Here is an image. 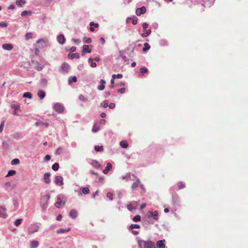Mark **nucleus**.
<instances>
[{"label": "nucleus", "instance_id": "obj_1", "mask_svg": "<svg viewBox=\"0 0 248 248\" xmlns=\"http://www.w3.org/2000/svg\"><path fill=\"white\" fill-rule=\"evenodd\" d=\"M138 243L140 248H155L154 243L151 241L140 240Z\"/></svg>", "mask_w": 248, "mask_h": 248}, {"label": "nucleus", "instance_id": "obj_2", "mask_svg": "<svg viewBox=\"0 0 248 248\" xmlns=\"http://www.w3.org/2000/svg\"><path fill=\"white\" fill-rule=\"evenodd\" d=\"M50 196L49 194H46L42 196L41 201L40 205L43 209H46L47 206V202L49 200Z\"/></svg>", "mask_w": 248, "mask_h": 248}, {"label": "nucleus", "instance_id": "obj_3", "mask_svg": "<svg viewBox=\"0 0 248 248\" xmlns=\"http://www.w3.org/2000/svg\"><path fill=\"white\" fill-rule=\"evenodd\" d=\"M63 199L64 197L63 195H59L57 196V201L55 204V205L57 208H61L65 204V202L63 200Z\"/></svg>", "mask_w": 248, "mask_h": 248}, {"label": "nucleus", "instance_id": "obj_4", "mask_svg": "<svg viewBox=\"0 0 248 248\" xmlns=\"http://www.w3.org/2000/svg\"><path fill=\"white\" fill-rule=\"evenodd\" d=\"M39 228V226L36 223L31 224L28 228V232L30 234L33 233L38 232Z\"/></svg>", "mask_w": 248, "mask_h": 248}, {"label": "nucleus", "instance_id": "obj_5", "mask_svg": "<svg viewBox=\"0 0 248 248\" xmlns=\"http://www.w3.org/2000/svg\"><path fill=\"white\" fill-rule=\"evenodd\" d=\"M53 108L56 112L59 113H62L64 110V108L63 105L60 103H55L54 105Z\"/></svg>", "mask_w": 248, "mask_h": 248}, {"label": "nucleus", "instance_id": "obj_6", "mask_svg": "<svg viewBox=\"0 0 248 248\" xmlns=\"http://www.w3.org/2000/svg\"><path fill=\"white\" fill-rule=\"evenodd\" d=\"M69 70V65L67 63H63L62 64L60 69V71L61 73H67Z\"/></svg>", "mask_w": 248, "mask_h": 248}, {"label": "nucleus", "instance_id": "obj_7", "mask_svg": "<svg viewBox=\"0 0 248 248\" xmlns=\"http://www.w3.org/2000/svg\"><path fill=\"white\" fill-rule=\"evenodd\" d=\"M54 183L57 186H62L63 185L62 177L61 176H56L55 177Z\"/></svg>", "mask_w": 248, "mask_h": 248}, {"label": "nucleus", "instance_id": "obj_8", "mask_svg": "<svg viewBox=\"0 0 248 248\" xmlns=\"http://www.w3.org/2000/svg\"><path fill=\"white\" fill-rule=\"evenodd\" d=\"M147 216L149 217H153L155 220H157L158 219V213L156 211L154 212L148 211L147 212Z\"/></svg>", "mask_w": 248, "mask_h": 248}, {"label": "nucleus", "instance_id": "obj_9", "mask_svg": "<svg viewBox=\"0 0 248 248\" xmlns=\"http://www.w3.org/2000/svg\"><path fill=\"white\" fill-rule=\"evenodd\" d=\"M203 3L202 5L205 7H209L212 5L214 2V0H202Z\"/></svg>", "mask_w": 248, "mask_h": 248}, {"label": "nucleus", "instance_id": "obj_10", "mask_svg": "<svg viewBox=\"0 0 248 248\" xmlns=\"http://www.w3.org/2000/svg\"><path fill=\"white\" fill-rule=\"evenodd\" d=\"M146 12V8L144 6H142L141 8H138L137 9L136 14L137 16H140L142 14H143Z\"/></svg>", "mask_w": 248, "mask_h": 248}, {"label": "nucleus", "instance_id": "obj_11", "mask_svg": "<svg viewBox=\"0 0 248 248\" xmlns=\"http://www.w3.org/2000/svg\"><path fill=\"white\" fill-rule=\"evenodd\" d=\"M50 173L49 172H46L44 174L43 179L44 182L46 184H49L50 183Z\"/></svg>", "mask_w": 248, "mask_h": 248}, {"label": "nucleus", "instance_id": "obj_12", "mask_svg": "<svg viewBox=\"0 0 248 248\" xmlns=\"http://www.w3.org/2000/svg\"><path fill=\"white\" fill-rule=\"evenodd\" d=\"M91 52V49L89 48V46L85 45L83 46V50H82V56H84V53H90Z\"/></svg>", "mask_w": 248, "mask_h": 248}, {"label": "nucleus", "instance_id": "obj_13", "mask_svg": "<svg viewBox=\"0 0 248 248\" xmlns=\"http://www.w3.org/2000/svg\"><path fill=\"white\" fill-rule=\"evenodd\" d=\"M165 242V240H158L156 242V246L158 248H165V244H164Z\"/></svg>", "mask_w": 248, "mask_h": 248}, {"label": "nucleus", "instance_id": "obj_14", "mask_svg": "<svg viewBox=\"0 0 248 248\" xmlns=\"http://www.w3.org/2000/svg\"><path fill=\"white\" fill-rule=\"evenodd\" d=\"M57 41L60 44H63L65 41V38L63 34H60L57 36Z\"/></svg>", "mask_w": 248, "mask_h": 248}, {"label": "nucleus", "instance_id": "obj_15", "mask_svg": "<svg viewBox=\"0 0 248 248\" xmlns=\"http://www.w3.org/2000/svg\"><path fill=\"white\" fill-rule=\"evenodd\" d=\"M35 125L37 126H41L42 127H47L49 125L48 123H44L41 121H38L35 123Z\"/></svg>", "mask_w": 248, "mask_h": 248}, {"label": "nucleus", "instance_id": "obj_16", "mask_svg": "<svg viewBox=\"0 0 248 248\" xmlns=\"http://www.w3.org/2000/svg\"><path fill=\"white\" fill-rule=\"evenodd\" d=\"M77 215L78 212L75 209L71 210L69 213L70 217L73 219L76 218L77 217Z\"/></svg>", "mask_w": 248, "mask_h": 248}, {"label": "nucleus", "instance_id": "obj_17", "mask_svg": "<svg viewBox=\"0 0 248 248\" xmlns=\"http://www.w3.org/2000/svg\"><path fill=\"white\" fill-rule=\"evenodd\" d=\"M2 47L3 49L11 50L13 48V46L11 44H4L2 46Z\"/></svg>", "mask_w": 248, "mask_h": 248}, {"label": "nucleus", "instance_id": "obj_18", "mask_svg": "<svg viewBox=\"0 0 248 248\" xmlns=\"http://www.w3.org/2000/svg\"><path fill=\"white\" fill-rule=\"evenodd\" d=\"M112 168V165L110 163H108L107 164V166L105 168V169L103 170V172L107 174L110 169Z\"/></svg>", "mask_w": 248, "mask_h": 248}, {"label": "nucleus", "instance_id": "obj_19", "mask_svg": "<svg viewBox=\"0 0 248 248\" xmlns=\"http://www.w3.org/2000/svg\"><path fill=\"white\" fill-rule=\"evenodd\" d=\"M101 84L97 87V89L99 91H103L105 89V84L106 81L104 79L100 80Z\"/></svg>", "mask_w": 248, "mask_h": 248}, {"label": "nucleus", "instance_id": "obj_20", "mask_svg": "<svg viewBox=\"0 0 248 248\" xmlns=\"http://www.w3.org/2000/svg\"><path fill=\"white\" fill-rule=\"evenodd\" d=\"M37 95L40 99H43L46 96V93L43 90H39L37 93Z\"/></svg>", "mask_w": 248, "mask_h": 248}, {"label": "nucleus", "instance_id": "obj_21", "mask_svg": "<svg viewBox=\"0 0 248 248\" xmlns=\"http://www.w3.org/2000/svg\"><path fill=\"white\" fill-rule=\"evenodd\" d=\"M39 245V242L36 240H32L31 242V248H37Z\"/></svg>", "mask_w": 248, "mask_h": 248}, {"label": "nucleus", "instance_id": "obj_22", "mask_svg": "<svg viewBox=\"0 0 248 248\" xmlns=\"http://www.w3.org/2000/svg\"><path fill=\"white\" fill-rule=\"evenodd\" d=\"M68 58L71 59H73L74 58L79 59V55L78 53H75L72 54H68Z\"/></svg>", "mask_w": 248, "mask_h": 248}, {"label": "nucleus", "instance_id": "obj_23", "mask_svg": "<svg viewBox=\"0 0 248 248\" xmlns=\"http://www.w3.org/2000/svg\"><path fill=\"white\" fill-rule=\"evenodd\" d=\"M140 181L139 179H137L136 181L134 182L131 188L132 189L135 188L140 186Z\"/></svg>", "mask_w": 248, "mask_h": 248}, {"label": "nucleus", "instance_id": "obj_24", "mask_svg": "<svg viewBox=\"0 0 248 248\" xmlns=\"http://www.w3.org/2000/svg\"><path fill=\"white\" fill-rule=\"evenodd\" d=\"M77 78L76 76L70 77L68 79V84H71L72 82H76Z\"/></svg>", "mask_w": 248, "mask_h": 248}, {"label": "nucleus", "instance_id": "obj_25", "mask_svg": "<svg viewBox=\"0 0 248 248\" xmlns=\"http://www.w3.org/2000/svg\"><path fill=\"white\" fill-rule=\"evenodd\" d=\"M47 84V80L46 78H43L40 82V85L43 87H46Z\"/></svg>", "mask_w": 248, "mask_h": 248}, {"label": "nucleus", "instance_id": "obj_26", "mask_svg": "<svg viewBox=\"0 0 248 248\" xmlns=\"http://www.w3.org/2000/svg\"><path fill=\"white\" fill-rule=\"evenodd\" d=\"M81 190L83 194L86 195L90 193V189L88 187H82Z\"/></svg>", "mask_w": 248, "mask_h": 248}, {"label": "nucleus", "instance_id": "obj_27", "mask_svg": "<svg viewBox=\"0 0 248 248\" xmlns=\"http://www.w3.org/2000/svg\"><path fill=\"white\" fill-rule=\"evenodd\" d=\"M100 126L96 124H94L92 128V131L93 132L96 133L98 132L100 130Z\"/></svg>", "mask_w": 248, "mask_h": 248}, {"label": "nucleus", "instance_id": "obj_28", "mask_svg": "<svg viewBox=\"0 0 248 248\" xmlns=\"http://www.w3.org/2000/svg\"><path fill=\"white\" fill-rule=\"evenodd\" d=\"M91 165L95 168H99L100 167V165L98 162L96 160H93L91 163Z\"/></svg>", "mask_w": 248, "mask_h": 248}, {"label": "nucleus", "instance_id": "obj_29", "mask_svg": "<svg viewBox=\"0 0 248 248\" xmlns=\"http://www.w3.org/2000/svg\"><path fill=\"white\" fill-rule=\"evenodd\" d=\"M145 31V32L141 34V36L142 37H147L148 36H149L151 33V30L149 29V30H144Z\"/></svg>", "mask_w": 248, "mask_h": 248}, {"label": "nucleus", "instance_id": "obj_30", "mask_svg": "<svg viewBox=\"0 0 248 248\" xmlns=\"http://www.w3.org/2000/svg\"><path fill=\"white\" fill-rule=\"evenodd\" d=\"M70 230V229L69 228L67 229H59V230H58L57 231V233H64L67 232Z\"/></svg>", "mask_w": 248, "mask_h": 248}, {"label": "nucleus", "instance_id": "obj_31", "mask_svg": "<svg viewBox=\"0 0 248 248\" xmlns=\"http://www.w3.org/2000/svg\"><path fill=\"white\" fill-rule=\"evenodd\" d=\"M32 94L30 92H26L23 95V97L28 98L29 99L32 98Z\"/></svg>", "mask_w": 248, "mask_h": 248}, {"label": "nucleus", "instance_id": "obj_32", "mask_svg": "<svg viewBox=\"0 0 248 248\" xmlns=\"http://www.w3.org/2000/svg\"><path fill=\"white\" fill-rule=\"evenodd\" d=\"M26 3L25 0H16V3L17 5L22 6Z\"/></svg>", "mask_w": 248, "mask_h": 248}, {"label": "nucleus", "instance_id": "obj_33", "mask_svg": "<svg viewBox=\"0 0 248 248\" xmlns=\"http://www.w3.org/2000/svg\"><path fill=\"white\" fill-rule=\"evenodd\" d=\"M150 48V46L147 43L144 44V47L142 49L143 51H147Z\"/></svg>", "mask_w": 248, "mask_h": 248}, {"label": "nucleus", "instance_id": "obj_34", "mask_svg": "<svg viewBox=\"0 0 248 248\" xmlns=\"http://www.w3.org/2000/svg\"><path fill=\"white\" fill-rule=\"evenodd\" d=\"M108 101L107 100H104L101 104L100 107L106 108L108 107Z\"/></svg>", "mask_w": 248, "mask_h": 248}, {"label": "nucleus", "instance_id": "obj_35", "mask_svg": "<svg viewBox=\"0 0 248 248\" xmlns=\"http://www.w3.org/2000/svg\"><path fill=\"white\" fill-rule=\"evenodd\" d=\"M16 171L15 170H10L8 171L6 177H10L11 176L14 175L15 174H16Z\"/></svg>", "mask_w": 248, "mask_h": 248}, {"label": "nucleus", "instance_id": "obj_36", "mask_svg": "<svg viewBox=\"0 0 248 248\" xmlns=\"http://www.w3.org/2000/svg\"><path fill=\"white\" fill-rule=\"evenodd\" d=\"M59 168V164L58 163H55L52 166V169L54 171H57Z\"/></svg>", "mask_w": 248, "mask_h": 248}, {"label": "nucleus", "instance_id": "obj_37", "mask_svg": "<svg viewBox=\"0 0 248 248\" xmlns=\"http://www.w3.org/2000/svg\"><path fill=\"white\" fill-rule=\"evenodd\" d=\"M93 59L91 58H90L88 59V62L91 63V66L92 67H95L96 66V64L95 62H93Z\"/></svg>", "mask_w": 248, "mask_h": 248}, {"label": "nucleus", "instance_id": "obj_38", "mask_svg": "<svg viewBox=\"0 0 248 248\" xmlns=\"http://www.w3.org/2000/svg\"><path fill=\"white\" fill-rule=\"evenodd\" d=\"M179 197L177 195L172 196V201L174 204H176L178 202Z\"/></svg>", "mask_w": 248, "mask_h": 248}, {"label": "nucleus", "instance_id": "obj_39", "mask_svg": "<svg viewBox=\"0 0 248 248\" xmlns=\"http://www.w3.org/2000/svg\"><path fill=\"white\" fill-rule=\"evenodd\" d=\"M94 149L96 152H101L103 150V146L96 145L94 147Z\"/></svg>", "mask_w": 248, "mask_h": 248}, {"label": "nucleus", "instance_id": "obj_40", "mask_svg": "<svg viewBox=\"0 0 248 248\" xmlns=\"http://www.w3.org/2000/svg\"><path fill=\"white\" fill-rule=\"evenodd\" d=\"M120 144L121 146L124 148H126L128 146V143L125 141H121Z\"/></svg>", "mask_w": 248, "mask_h": 248}, {"label": "nucleus", "instance_id": "obj_41", "mask_svg": "<svg viewBox=\"0 0 248 248\" xmlns=\"http://www.w3.org/2000/svg\"><path fill=\"white\" fill-rule=\"evenodd\" d=\"M31 12L30 11H24L21 12V16H25L27 15H31Z\"/></svg>", "mask_w": 248, "mask_h": 248}, {"label": "nucleus", "instance_id": "obj_42", "mask_svg": "<svg viewBox=\"0 0 248 248\" xmlns=\"http://www.w3.org/2000/svg\"><path fill=\"white\" fill-rule=\"evenodd\" d=\"M78 98L80 101H82L84 102H86L88 101V99L85 97L82 94H80L78 96Z\"/></svg>", "mask_w": 248, "mask_h": 248}, {"label": "nucleus", "instance_id": "obj_43", "mask_svg": "<svg viewBox=\"0 0 248 248\" xmlns=\"http://www.w3.org/2000/svg\"><path fill=\"white\" fill-rule=\"evenodd\" d=\"M11 108L14 109V110H18L20 109V106L16 104H11Z\"/></svg>", "mask_w": 248, "mask_h": 248}, {"label": "nucleus", "instance_id": "obj_44", "mask_svg": "<svg viewBox=\"0 0 248 248\" xmlns=\"http://www.w3.org/2000/svg\"><path fill=\"white\" fill-rule=\"evenodd\" d=\"M141 220V217L140 215H136L133 218V220L134 222L140 221Z\"/></svg>", "mask_w": 248, "mask_h": 248}, {"label": "nucleus", "instance_id": "obj_45", "mask_svg": "<svg viewBox=\"0 0 248 248\" xmlns=\"http://www.w3.org/2000/svg\"><path fill=\"white\" fill-rule=\"evenodd\" d=\"M22 222V219L21 218H19V219H16L15 221V225L16 226H19V225H20L21 224Z\"/></svg>", "mask_w": 248, "mask_h": 248}, {"label": "nucleus", "instance_id": "obj_46", "mask_svg": "<svg viewBox=\"0 0 248 248\" xmlns=\"http://www.w3.org/2000/svg\"><path fill=\"white\" fill-rule=\"evenodd\" d=\"M19 160L18 159V158H15L13 160H12L11 161V164L14 165H17V164H18L19 163Z\"/></svg>", "mask_w": 248, "mask_h": 248}, {"label": "nucleus", "instance_id": "obj_47", "mask_svg": "<svg viewBox=\"0 0 248 248\" xmlns=\"http://www.w3.org/2000/svg\"><path fill=\"white\" fill-rule=\"evenodd\" d=\"M9 145L7 141H3L2 142V147L5 149H7L9 148Z\"/></svg>", "mask_w": 248, "mask_h": 248}, {"label": "nucleus", "instance_id": "obj_48", "mask_svg": "<svg viewBox=\"0 0 248 248\" xmlns=\"http://www.w3.org/2000/svg\"><path fill=\"white\" fill-rule=\"evenodd\" d=\"M83 41L84 43H90L92 42V39L91 38L84 37Z\"/></svg>", "mask_w": 248, "mask_h": 248}, {"label": "nucleus", "instance_id": "obj_49", "mask_svg": "<svg viewBox=\"0 0 248 248\" xmlns=\"http://www.w3.org/2000/svg\"><path fill=\"white\" fill-rule=\"evenodd\" d=\"M112 78L113 79L115 78H116L120 79L123 78V75L121 74H118L117 75L113 74L112 76Z\"/></svg>", "mask_w": 248, "mask_h": 248}, {"label": "nucleus", "instance_id": "obj_50", "mask_svg": "<svg viewBox=\"0 0 248 248\" xmlns=\"http://www.w3.org/2000/svg\"><path fill=\"white\" fill-rule=\"evenodd\" d=\"M140 226L138 224H131L130 226V229L132 230L133 229H138L140 228Z\"/></svg>", "mask_w": 248, "mask_h": 248}, {"label": "nucleus", "instance_id": "obj_51", "mask_svg": "<svg viewBox=\"0 0 248 248\" xmlns=\"http://www.w3.org/2000/svg\"><path fill=\"white\" fill-rule=\"evenodd\" d=\"M148 71V69L145 67H141L140 69V72L141 73V74L147 73Z\"/></svg>", "mask_w": 248, "mask_h": 248}, {"label": "nucleus", "instance_id": "obj_52", "mask_svg": "<svg viewBox=\"0 0 248 248\" xmlns=\"http://www.w3.org/2000/svg\"><path fill=\"white\" fill-rule=\"evenodd\" d=\"M132 24L134 25H135L137 24V22H138V18L135 17V16H133L132 17Z\"/></svg>", "mask_w": 248, "mask_h": 248}, {"label": "nucleus", "instance_id": "obj_53", "mask_svg": "<svg viewBox=\"0 0 248 248\" xmlns=\"http://www.w3.org/2000/svg\"><path fill=\"white\" fill-rule=\"evenodd\" d=\"M130 176H131V174L130 173L129 174H127L125 176H123L122 177V179H123V180L126 179L127 181H128L130 178Z\"/></svg>", "mask_w": 248, "mask_h": 248}, {"label": "nucleus", "instance_id": "obj_54", "mask_svg": "<svg viewBox=\"0 0 248 248\" xmlns=\"http://www.w3.org/2000/svg\"><path fill=\"white\" fill-rule=\"evenodd\" d=\"M62 148L61 147H59L57 150L55 151V154L57 155H60L61 154V151Z\"/></svg>", "mask_w": 248, "mask_h": 248}, {"label": "nucleus", "instance_id": "obj_55", "mask_svg": "<svg viewBox=\"0 0 248 248\" xmlns=\"http://www.w3.org/2000/svg\"><path fill=\"white\" fill-rule=\"evenodd\" d=\"M107 197L110 200V201L113 200V194L110 192H108L107 194Z\"/></svg>", "mask_w": 248, "mask_h": 248}, {"label": "nucleus", "instance_id": "obj_56", "mask_svg": "<svg viewBox=\"0 0 248 248\" xmlns=\"http://www.w3.org/2000/svg\"><path fill=\"white\" fill-rule=\"evenodd\" d=\"M127 208L128 210H129L130 211H132L133 209H135V208L134 207L132 204H128L127 205Z\"/></svg>", "mask_w": 248, "mask_h": 248}, {"label": "nucleus", "instance_id": "obj_57", "mask_svg": "<svg viewBox=\"0 0 248 248\" xmlns=\"http://www.w3.org/2000/svg\"><path fill=\"white\" fill-rule=\"evenodd\" d=\"M185 187V184L183 182H180L179 184V189H182Z\"/></svg>", "mask_w": 248, "mask_h": 248}, {"label": "nucleus", "instance_id": "obj_58", "mask_svg": "<svg viewBox=\"0 0 248 248\" xmlns=\"http://www.w3.org/2000/svg\"><path fill=\"white\" fill-rule=\"evenodd\" d=\"M108 107L110 109H113L115 107V105L114 103H111L109 105L108 104Z\"/></svg>", "mask_w": 248, "mask_h": 248}, {"label": "nucleus", "instance_id": "obj_59", "mask_svg": "<svg viewBox=\"0 0 248 248\" xmlns=\"http://www.w3.org/2000/svg\"><path fill=\"white\" fill-rule=\"evenodd\" d=\"M7 24L4 22H0V27H6Z\"/></svg>", "mask_w": 248, "mask_h": 248}, {"label": "nucleus", "instance_id": "obj_60", "mask_svg": "<svg viewBox=\"0 0 248 248\" xmlns=\"http://www.w3.org/2000/svg\"><path fill=\"white\" fill-rule=\"evenodd\" d=\"M90 26H94V27H96V28L98 27V26H99L98 24H97V23H94V22H91L90 23Z\"/></svg>", "mask_w": 248, "mask_h": 248}, {"label": "nucleus", "instance_id": "obj_61", "mask_svg": "<svg viewBox=\"0 0 248 248\" xmlns=\"http://www.w3.org/2000/svg\"><path fill=\"white\" fill-rule=\"evenodd\" d=\"M99 191L96 190L95 192H94L92 195V198H95V197L98 195Z\"/></svg>", "mask_w": 248, "mask_h": 248}, {"label": "nucleus", "instance_id": "obj_62", "mask_svg": "<svg viewBox=\"0 0 248 248\" xmlns=\"http://www.w3.org/2000/svg\"><path fill=\"white\" fill-rule=\"evenodd\" d=\"M110 82H111V84L109 85V88H113L114 87V83L113 78L111 79Z\"/></svg>", "mask_w": 248, "mask_h": 248}, {"label": "nucleus", "instance_id": "obj_63", "mask_svg": "<svg viewBox=\"0 0 248 248\" xmlns=\"http://www.w3.org/2000/svg\"><path fill=\"white\" fill-rule=\"evenodd\" d=\"M72 41L75 43L77 44H78L80 42V40L79 39H75L74 38L72 39Z\"/></svg>", "mask_w": 248, "mask_h": 248}, {"label": "nucleus", "instance_id": "obj_64", "mask_svg": "<svg viewBox=\"0 0 248 248\" xmlns=\"http://www.w3.org/2000/svg\"><path fill=\"white\" fill-rule=\"evenodd\" d=\"M148 27V24L147 23H144L142 24V28L144 30H145L146 28Z\"/></svg>", "mask_w": 248, "mask_h": 248}]
</instances>
